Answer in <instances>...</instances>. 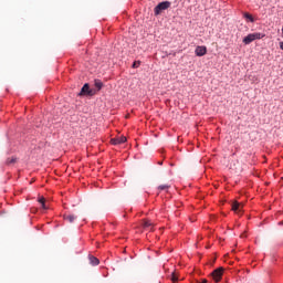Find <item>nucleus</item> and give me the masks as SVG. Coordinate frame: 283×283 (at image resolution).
<instances>
[{
  "mask_svg": "<svg viewBox=\"0 0 283 283\" xmlns=\"http://www.w3.org/2000/svg\"><path fill=\"white\" fill-rule=\"evenodd\" d=\"M112 145H123L124 143H127V137L119 136L111 139Z\"/></svg>",
  "mask_w": 283,
  "mask_h": 283,
  "instance_id": "obj_5",
  "label": "nucleus"
},
{
  "mask_svg": "<svg viewBox=\"0 0 283 283\" xmlns=\"http://www.w3.org/2000/svg\"><path fill=\"white\" fill-rule=\"evenodd\" d=\"M258 39H264V34L262 33H250L243 39L244 45H249L253 43V41H256Z\"/></svg>",
  "mask_w": 283,
  "mask_h": 283,
  "instance_id": "obj_2",
  "label": "nucleus"
},
{
  "mask_svg": "<svg viewBox=\"0 0 283 283\" xmlns=\"http://www.w3.org/2000/svg\"><path fill=\"white\" fill-rule=\"evenodd\" d=\"M159 191H165V189H169V185H161L158 187Z\"/></svg>",
  "mask_w": 283,
  "mask_h": 283,
  "instance_id": "obj_16",
  "label": "nucleus"
},
{
  "mask_svg": "<svg viewBox=\"0 0 283 283\" xmlns=\"http://www.w3.org/2000/svg\"><path fill=\"white\" fill-rule=\"evenodd\" d=\"M244 19H248L251 23H253V21H255L253 19V15H251L250 13H244Z\"/></svg>",
  "mask_w": 283,
  "mask_h": 283,
  "instance_id": "obj_12",
  "label": "nucleus"
},
{
  "mask_svg": "<svg viewBox=\"0 0 283 283\" xmlns=\"http://www.w3.org/2000/svg\"><path fill=\"white\" fill-rule=\"evenodd\" d=\"M138 67H140V61H135V62L133 63V69L136 70V69H138Z\"/></svg>",
  "mask_w": 283,
  "mask_h": 283,
  "instance_id": "obj_15",
  "label": "nucleus"
},
{
  "mask_svg": "<svg viewBox=\"0 0 283 283\" xmlns=\"http://www.w3.org/2000/svg\"><path fill=\"white\" fill-rule=\"evenodd\" d=\"M199 283H209V281H207V279H203L202 282Z\"/></svg>",
  "mask_w": 283,
  "mask_h": 283,
  "instance_id": "obj_19",
  "label": "nucleus"
},
{
  "mask_svg": "<svg viewBox=\"0 0 283 283\" xmlns=\"http://www.w3.org/2000/svg\"><path fill=\"white\" fill-rule=\"evenodd\" d=\"M195 53L196 56H205L207 54V46H197Z\"/></svg>",
  "mask_w": 283,
  "mask_h": 283,
  "instance_id": "obj_6",
  "label": "nucleus"
},
{
  "mask_svg": "<svg viewBox=\"0 0 283 283\" xmlns=\"http://www.w3.org/2000/svg\"><path fill=\"white\" fill-rule=\"evenodd\" d=\"M143 227H144V229H150V231L154 230V223L150 220H144Z\"/></svg>",
  "mask_w": 283,
  "mask_h": 283,
  "instance_id": "obj_8",
  "label": "nucleus"
},
{
  "mask_svg": "<svg viewBox=\"0 0 283 283\" xmlns=\"http://www.w3.org/2000/svg\"><path fill=\"white\" fill-rule=\"evenodd\" d=\"M280 50H283V41L280 42Z\"/></svg>",
  "mask_w": 283,
  "mask_h": 283,
  "instance_id": "obj_18",
  "label": "nucleus"
},
{
  "mask_svg": "<svg viewBox=\"0 0 283 283\" xmlns=\"http://www.w3.org/2000/svg\"><path fill=\"white\" fill-rule=\"evenodd\" d=\"M14 163H17L15 157H11V158L7 159V165H14Z\"/></svg>",
  "mask_w": 283,
  "mask_h": 283,
  "instance_id": "obj_13",
  "label": "nucleus"
},
{
  "mask_svg": "<svg viewBox=\"0 0 283 283\" xmlns=\"http://www.w3.org/2000/svg\"><path fill=\"white\" fill-rule=\"evenodd\" d=\"M279 224H283V222H280Z\"/></svg>",
  "mask_w": 283,
  "mask_h": 283,
  "instance_id": "obj_20",
  "label": "nucleus"
},
{
  "mask_svg": "<svg viewBox=\"0 0 283 283\" xmlns=\"http://www.w3.org/2000/svg\"><path fill=\"white\" fill-rule=\"evenodd\" d=\"M232 211H234V213H240V211H242V205H240L238 201L233 202Z\"/></svg>",
  "mask_w": 283,
  "mask_h": 283,
  "instance_id": "obj_7",
  "label": "nucleus"
},
{
  "mask_svg": "<svg viewBox=\"0 0 283 283\" xmlns=\"http://www.w3.org/2000/svg\"><path fill=\"white\" fill-rule=\"evenodd\" d=\"M64 220H66V222H70V224H72V222L76 220V214H64Z\"/></svg>",
  "mask_w": 283,
  "mask_h": 283,
  "instance_id": "obj_10",
  "label": "nucleus"
},
{
  "mask_svg": "<svg viewBox=\"0 0 283 283\" xmlns=\"http://www.w3.org/2000/svg\"><path fill=\"white\" fill-rule=\"evenodd\" d=\"M223 273H224V269L219 268L212 271L211 276L214 280V282H220V280H222Z\"/></svg>",
  "mask_w": 283,
  "mask_h": 283,
  "instance_id": "obj_3",
  "label": "nucleus"
},
{
  "mask_svg": "<svg viewBox=\"0 0 283 283\" xmlns=\"http://www.w3.org/2000/svg\"><path fill=\"white\" fill-rule=\"evenodd\" d=\"M94 86L96 87L97 92H101V90H103V82L101 80H95Z\"/></svg>",
  "mask_w": 283,
  "mask_h": 283,
  "instance_id": "obj_11",
  "label": "nucleus"
},
{
  "mask_svg": "<svg viewBox=\"0 0 283 283\" xmlns=\"http://www.w3.org/2000/svg\"><path fill=\"white\" fill-rule=\"evenodd\" d=\"M90 260V264H92V266H98V264H101V261H98V259L96 256H88Z\"/></svg>",
  "mask_w": 283,
  "mask_h": 283,
  "instance_id": "obj_9",
  "label": "nucleus"
},
{
  "mask_svg": "<svg viewBox=\"0 0 283 283\" xmlns=\"http://www.w3.org/2000/svg\"><path fill=\"white\" fill-rule=\"evenodd\" d=\"M169 8H171V2H169V1H164V2L158 3L154 9L155 17H158L165 10H169Z\"/></svg>",
  "mask_w": 283,
  "mask_h": 283,
  "instance_id": "obj_1",
  "label": "nucleus"
},
{
  "mask_svg": "<svg viewBox=\"0 0 283 283\" xmlns=\"http://www.w3.org/2000/svg\"><path fill=\"white\" fill-rule=\"evenodd\" d=\"M80 94H85L86 96H94L96 92H94V90H90V84H84Z\"/></svg>",
  "mask_w": 283,
  "mask_h": 283,
  "instance_id": "obj_4",
  "label": "nucleus"
},
{
  "mask_svg": "<svg viewBox=\"0 0 283 283\" xmlns=\"http://www.w3.org/2000/svg\"><path fill=\"white\" fill-rule=\"evenodd\" d=\"M171 280H172L174 283H176V282H178V276H176V274H172Z\"/></svg>",
  "mask_w": 283,
  "mask_h": 283,
  "instance_id": "obj_17",
  "label": "nucleus"
},
{
  "mask_svg": "<svg viewBox=\"0 0 283 283\" xmlns=\"http://www.w3.org/2000/svg\"><path fill=\"white\" fill-rule=\"evenodd\" d=\"M39 202H40V205H42V209H48V207H45V198H40L39 199Z\"/></svg>",
  "mask_w": 283,
  "mask_h": 283,
  "instance_id": "obj_14",
  "label": "nucleus"
}]
</instances>
